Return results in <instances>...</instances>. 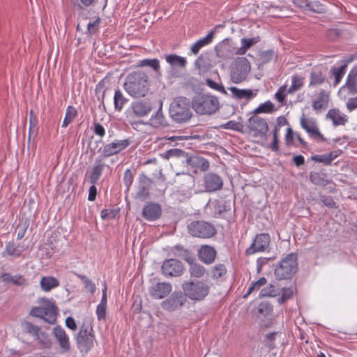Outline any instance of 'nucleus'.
I'll use <instances>...</instances> for the list:
<instances>
[{"mask_svg":"<svg viewBox=\"0 0 357 357\" xmlns=\"http://www.w3.org/2000/svg\"><path fill=\"white\" fill-rule=\"evenodd\" d=\"M129 144L130 141L128 139L116 140L108 143L100 150V155L99 156H101L102 158H105L114 155L126 149Z\"/></svg>","mask_w":357,"mask_h":357,"instance_id":"nucleus-10","label":"nucleus"},{"mask_svg":"<svg viewBox=\"0 0 357 357\" xmlns=\"http://www.w3.org/2000/svg\"><path fill=\"white\" fill-rule=\"evenodd\" d=\"M189 272L193 277L201 278L204 275L206 269L203 266L199 264L190 263Z\"/></svg>","mask_w":357,"mask_h":357,"instance_id":"nucleus-38","label":"nucleus"},{"mask_svg":"<svg viewBox=\"0 0 357 357\" xmlns=\"http://www.w3.org/2000/svg\"><path fill=\"white\" fill-rule=\"evenodd\" d=\"M123 181L125 185L129 188L132 183V175L130 169H126L124 172Z\"/></svg>","mask_w":357,"mask_h":357,"instance_id":"nucleus-62","label":"nucleus"},{"mask_svg":"<svg viewBox=\"0 0 357 357\" xmlns=\"http://www.w3.org/2000/svg\"><path fill=\"white\" fill-rule=\"evenodd\" d=\"M248 127L255 132V136H263L268 130L266 121L257 116H253L249 119Z\"/></svg>","mask_w":357,"mask_h":357,"instance_id":"nucleus-16","label":"nucleus"},{"mask_svg":"<svg viewBox=\"0 0 357 357\" xmlns=\"http://www.w3.org/2000/svg\"><path fill=\"white\" fill-rule=\"evenodd\" d=\"M347 108L349 112H351L357 108V96L351 98L347 102Z\"/></svg>","mask_w":357,"mask_h":357,"instance_id":"nucleus-64","label":"nucleus"},{"mask_svg":"<svg viewBox=\"0 0 357 357\" xmlns=\"http://www.w3.org/2000/svg\"><path fill=\"white\" fill-rule=\"evenodd\" d=\"M206 84L211 89H213L215 91L220 92L221 93H222L224 95H227V92L225 90V87L220 83H217V82L213 81L212 79H211L209 78H207L206 79Z\"/></svg>","mask_w":357,"mask_h":357,"instance_id":"nucleus-47","label":"nucleus"},{"mask_svg":"<svg viewBox=\"0 0 357 357\" xmlns=\"http://www.w3.org/2000/svg\"><path fill=\"white\" fill-rule=\"evenodd\" d=\"M107 301H100L96 307V313L99 321L105 319L106 317Z\"/></svg>","mask_w":357,"mask_h":357,"instance_id":"nucleus-48","label":"nucleus"},{"mask_svg":"<svg viewBox=\"0 0 357 357\" xmlns=\"http://www.w3.org/2000/svg\"><path fill=\"white\" fill-rule=\"evenodd\" d=\"M227 273L226 268L223 264H218L213 266L211 270V277L214 279H218L222 277Z\"/></svg>","mask_w":357,"mask_h":357,"instance_id":"nucleus-43","label":"nucleus"},{"mask_svg":"<svg viewBox=\"0 0 357 357\" xmlns=\"http://www.w3.org/2000/svg\"><path fill=\"white\" fill-rule=\"evenodd\" d=\"M169 114L172 119L178 123H184L190 120L192 112L188 98L185 97L174 98L170 104Z\"/></svg>","mask_w":357,"mask_h":357,"instance_id":"nucleus-3","label":"nucleus"},{"mask_svg":"<svg viewBox=\"0 0 357 357\" xmlns=\"http://www.w3.org/2000/svg\"><path fill=\"white\" fill-rule=\"evenodd\" d=\"M310 78V86H317L323 84L325 81V77L322 73L318 71L312 72Z\"/></svg>","mask_w":357,"mask_h":357,"instance_id":"nucleus-39","label":"nucleus"},{"mask_svg":"<svg viewBox=\"0 0 357 357\" xmlns=\"http://www.w3.org/2000/svg\"><path fill=\"white\" fill-rule=\"evenodd\" d=\"M329 100L328 94L322 90L316 100L313 102L312 107L315 110L322 109L327 107Z\"/></svg>","mask_w":357,"mask_h":357,"instance_id":"nucleus-30","label":"nucleus"},{"mask_svg":"<svg viewBox=\"0 0 357 357\" xmlns=\"http://www.w3.org/2000/svg\"><path fill=\"white\" fill-rule=\"evenodd\" d=\"M93 131L96 135L99 136L100 138H102L105 135V129L99 123H94Z\"/></svg>","mask_w":357,"mask_h":357,"instance_id":"nucleus-60","label":"nucleus"},{"mask_svg":"<svg viewBox=\"0 0 357 357\" xmlns=\"http://www.w3.org/2000/svg\"><path fill=\"white\" fill-rule=\"evenodd\" d=\"M274 105L271 101H266L259 105L254 111L255 114L270 113L273 110Z\"/></svg>","mask_w":357,"mask_h":357,"instance_id":"nucleus-45","label":"nucleus"},{"mask_svg":"<svg viewBox=\"0 0 357 357\" xmlns=\"http://www.w3.org/2000/svg\"><path fill=\"white\" fill-rule=\"evenodd\" d=\"M1 278L4 282H10L17 286H22L26 283V279L21 275H12L10 273H5L1 275Z\"/></svg>","mask_w":357,"mask_h":357,"instance_id":"nucleus-28","label":"nucleus"},{"mask_svg":"<svg viewBox=\"0 0 357 357\" xmlns=\"http://www.w3.org/2000/svg\"><path fill=\"white\" fill-rule=\"evenodd\" d=\"M43 310L44 317L43 319L50 324L53 323L55 321L56 314L55 305L50 304L47 305V306L43 307Z\"/></svg>","mask_w":357,"mask_h":357,"instance_id":"nucleus-34","label":"nucleus"},{"mask_svg":"<svg viewBox=\"0 0 357 357\" xmlns=\"http://www.w3.org/2000/svg\"><path fill=\"white\" fill-rule=\"evenodd\" d=\"M215 30H211L205 37L198 40L191 47L190 50L194 54H197L199 50L212 42Z\"/></svg>","mask_w":357,"mask_h":357,"instance_id":"nucleus-25","label":"nucleus"},{"mask_svg":"<svg viewBox=\"0 0 357 357\" xmlns=\"http://www.w3.org/2000/svg\"><path fill=\"white\" fill-rule=\"evenodd\" d=\"M280 293V289L277 288L273 284H270L269 286L261 289L259 294L260 297H266L271 296L275 297L277 295H279Z\"/></svg>","mask_w":357,"mask_h":357,"instance_id":"nucleus-40","label":"nucleus"},{"mask_svg":"<svg viewBox=\"0 0 357 357\" xmlns=\"http://www.w3.org/2000/svg\"><path fill=\"white\" fill-rule=\"evenodd\" d=\"M217 252L215 250L209 245H202L198 250L199 259L206 264L213 263L215 259Z\"/></svg>","mask_w":357,"mask_h":357,"instance_id":"nucleus-19","label":"nucleus"},{"mask_svg":"<svg viewBox=\"0 0 357 357\" xmlns=\"http://www.w3.org/2000/svg\"><path fill=\"white\" fill-rule=\"evenodd\" d=\"M6 251L8 255L17 257L20 256L22 250L19 245L9 242L6 245Z\"/></svg>","mask_w":357,"mask_h":357,"instance_id":"nucleus-41","label":"nucleus"},{"mask_svg":"<svg viewBox=\"0 0 357 357\" xmlns=\"http://www.w3.org/2000/svg\"><path fill=\"white\" fill-rule=\"evenodd\" d=\"M225 129H230L233 130L239 131L242 129L243 125L235 121H229L226 123L222 126Z\"/></svg>","mask_w":357,"mask_h":357,"instance_id":"nucleus-57","label":"nucleus"},{"mask_svg":"<svg viewBox=\"0 0 357 357\" xmlns=\"http://www.w3.org/2000/svg\"><path fill=\"white\" fill-rule=\"evenodd\" d=\"M25 330L26 332L31 335L34 339H36L42 331L38 326L29 322L25 324Z\"/></svg>","mask_w":357,"mask_h":357,"instance_id":"nucleus-49","label":"nucleus"},{"mask_svg":"<svg viewBox=\"0 0 357 357\" xmlns=\"http://www.w3.org/2000/svg\"><path fill=\"white\" fill-rule=\"evenodd\" d=\"M165 58L167 63H168L172 68L177 67L185 68L186 66L187 61L183 56L171 54L165 55Z\"/></svg>","mask_w":357,"mask_h":357,"instance_id":"nucleus-27","label":"nucleus"},{"mask_svg":"<svg viewBox=\"0 0 357 357\" xmlns=\"http://www.w3.org/2000/svg\"><path fill=\"white\" fill-rule=\"evenodd\" d=\"M123 87L126 93L134 98L145 97L149 91L148 77L144 73H132L126 77Z\"/></svg>","mask_w":357,"mask_h":357,"instance_id":"nucleus-1","label":"nucleus"},{"mask_svg":"<svg viewBox=\"0 0 357 357\" xmlns=\"http://www.w3.org/2000/svg\"><path fill=\"white\" fill-rule=\"evenodd\" d=\"M149 124L155 128L165 126V119L162 112L161 106L158 109V110L154 114H153L149 119Z\"/></svg>","mask_w":357,"mask_h":357,"instance_id":"nucleus-32","label":"nucleus"},{"mask_svg":"<svg viewBox=\"0 0 357 357\" xmlns=\"http://www.w3.org/2000/svg\"><path fill=\"white\" fill-rule=\"evenodd\" d=\"M94 336L92 334V328L83 326L78 333L77 343L82 351L87 352L93 346Z\"/></svg>","mask_w":357,"mask_h":357,"instance_id":"nucleus-9","label":"nucleus"},{"mask_svg":"<svg viewBox=\"0 0 357 357\" xmlns=\"http://www.w3.org/2000/svg\"><path fill=\"white\" fill-rule=\"evenodd\" d=\"M192 107L198 114L211 115L218 110L220 102L215 96L208 93L199 94L193 98Z\"/></svg>","mask_w":357,"mask_h":357,"instance_id":"nucleus-2","label":"nucleus"},{"mask_svg":"<svg viewBox=\"0 0 357 357\" xmlns=\"http://www.w3.org/2000/svg\"><path fill=\"white\" fill-rule=\"evenodd\" d=\"M231 93V96L236 100H250L257 96V92L253 91L252 89H241L236 86H231L228 88Z\"/></svg>","mask_w":357,"mask_h":357,"instance_id":"nucleus-21","label":"nucleus"},{"mask_svg":"<svg viewBox=\"0 0 357 357\" xmlns=\"http://www.w3.org/2000/svg\"><path fill=\"white\" fill-rule=\"evenodd\" d=\"M172 290L170 283L165 282H152L149 287V293L154 299H162Z\"/></svg>","mask_w":357,"mask_h":357,"instance_id":"nucleus-12","label":"nucleus"},{"mask_svg":"<svg viewBox=\"0 0 357 357\" xmlns=\"http://www.w3.org/2000/svg\"><path fill=\"white\" fill-rule=\"evenodd\" d=\"M188 163L192 166L200 168L202 170H206L209 167L208 160L200 157H190L188 159Z\"/></svg>","mask_w":357,"mask_h":357,"instance_id":"nucleus-36","label":"nucleus"},{"mask_svg":"<svg viewBox=\"0 0 357 357\" xmlns=\"http://www.w3.org/2000/svg\"><path fill=\"white\" fill-rule=\"evenodd\" d=\"M102 158L101 156H99L96 160L95 165L91 168L90 172V183L91 184H96L98 180L100 179L102 171L105 165L102 162Z\"/></svg>","mask_w":357,"mask_h":357,"instance_id":"nucleus-22","label":"nucleus"},{"mask_svg":"<svg viewBox=\"0 0 357 357\" xmlns=\"http://www.w3.org/2000/svg\"><path fill=\"white\" fill-rule=\"evenodd\" d=\"M305 6L309 10L317 13H323L326 11L324 5L321 3L319 1L306 2Z\"/></svg>","mask_w":357,"mask_h":357,"instance_id":"nucleus-42","label":"nucleus"},{"mask_svg":"<svg viewBox=\"0 0 357 357\" xmlns=\"http://www.w3.org/2000/svg\"><path fill=\"white\" fill-rule=\"evenodd\" d=\"M139 67H149L151 68L156 74L160 73V61L158 59H145L140 60L138 63Z\"/></svg>","mask_w":357,"mask_h":357,"instance_id":"nucleus-31","label":"nucleus"},{"mask_svg":"<svg viewBox=\"0 0 357 357\" xmlns=\"http://www.w3.org/2000/svg\"><path fill=\"white\" fill-rule=\"evenodd\" d=\"M77 115V109L73 106H68L66 111L65 118L62 123V127H67L72 123Z\"/></svg>","mask_w":357,"mask_h":357,"instance_id":"nucleus-35","label":"nucleus"},{"mask_svg":"<svg viewBox=\"0 0 357 357\" xmlns=\"http://www.w3.org/2000/svg\"><path fill=\"white\" fill-rule=\"evenodd\" d=\"M183 294L192 301L203 300L209 292L208 285L203 281H186L182 284Z\"/></svg>","mask_w":357,"mask_h":357,"instance_id":"nucleus-4","label":"nucleus"},{"mask_svg":"<svg viewBox=\"0 0 357 357\" xmlns=\"http://www.w3.org/2000/svg\"><path fill=\"white\" fill-rule=\"evenodd\" d=\"M273 312V307L268 303L262 302L258 306V312L264 316H268Z\"/></svg>","mask_w":357,"mask_h":357,"instance_id":"nucleus-52","label":"nucleus"},{"mask_svg":"<svg viewBox=\"0 0 357 357\" xmlns=\"http://www.w3.org/2000/svg\"><path fill=\"white\" fill-rule=\"evenodd\" d=\"M340 150L333 151L326 154L314 155L312 156V160L317 162H320L326 165H329L331 164L333 160H334L340 155Z\"/></svg>","mask_w":357,"mask_h":357,"instance_id":"nucleus-24","label":"nucleus"},{"mask_svg":"<svg viewBox=\"0 0 357 357\" xmlns=\"http://www.w3.org/2000/svg\"><path fill=\"white\" fill-rule=\"evenodd\" d=\"M43 307H34L31 309L30 314L35 317L42 318L44 317Z\"/></svg>","mask_w":357,"mask_h":357,"instance_id":"nucleus-61","label":"nucleus"},{"mask_svg":"<svg viewBox=\"0 0 357 357\" xmlns=\"http://www.w3.org/2000/svg\"><path fill=\"white\" fill-rule=\"evenodd\" d=\"M250 70V64L245 57H239L231 72V80L236 84L243 82Z\"/></svg>","mask_w":357,"mask_h":357,"instance_id":"nucleus-8","label":"nucleus"},{"mask_svg":"<svg viewBox=\"0 0 357 357\" xmlns=\"http://www.w3.org/2000/svg\"><path fill=\"white\" fill-rule=\"evenodd\" d=\"M172 253L177 257H183L187 252V250L181 245H176L172 248Z\"/></svg>","mask_w":357,"mask_h":357,"instance_id":"nucleus-63","label":"nucleus"},{"mask_svg":"<svg viewBox=\"0 0 357 357\" xmlns=\"http://www.w3.org/2000/svg\"><path fill=\"white\" fill-rule=\"evenodd\" d=\"M347 65L344 64L339 68H333L331 71L335 77V84H337L341 81L346 71Z\"/></svg>","mask_w":357,"mask_h":357,"instance_id":"nucleus-44","label":"nucleus"},{"mask_svg":"<svg viewBox=\"0 0 357 357\" xmlns=\"http://www.w3.org/2000/svg\"><path fill=\"white\" fill-rule=\"evenodd\" d=\"M260 41V38L259 36L245 38H243L241 40V45H243L247 50L250 48L252 45L257 44Z\"/></svg>","mask_w":357,"mask_h":357,"instance_id":"nucleus-53","label":"nucleus"},{"mask_svg":"<svg viewBox=\"0 0 357 357\" xmlns=\"http://www.w3.org/2000/svg\"><path fill=\"white\" fill-rule=\"evenodd\" d=\"M327 118L332 121L335 126H343L347 121V116L346 114L337 109H330L326 115Z\"/></svg>","mask_w":357,"mask_h":357,"instance_id":"nucleus-23","label":"nucleus"},{"mask_svg":"<svg viewBox=\"0 0 357 357\" xmlns=\"http://www.w3.org/2000/svg\"><path fill=\"white\" fill-rule=\"evenodd\" d=\"M101 22V19L99 17H96L91 21L87 25V33L93 35L98 31Z\"/></svg>","mask_w":357,"mask_h":357,"instance_id":"nucleus-46","label":"nucleus"},{"mask_svg":"<svg viewBox=\"0 0 357 357\" xmlns=\"http://www.w3.org/2000/svg\"><path fill=\"white\" fill-rule=\"evenodd\" d=\"M127 100V98L119 89L115 91L114 96V105L116 111H121Z\"/></svg>","mask_w":357,"mask_h":357,"instance_id":"nucleus-33","label":"nucleus"},{"mask_svg":"<svg viewBox=\"0 0 357 357\" xmlns=\"http://www.w3.org/2000/svg\"><path fill=\"white\" fill-rule=\"evenodd\" d=\"M186 302V298L181 292H174L172 296L163 301L161 306L164 310L174 311L181 307Z\"/></svg>","mask_w":357,"mask_h":357,"instance_id":"nucleus-14","label":"nucleus"},{"mask_svg":"<svg viewBox=\"0 0 357 357\" xmlns=\"http://www.w3.org/2000/svg\"><path fill=\"white\" fill-rule=\"evenodd\" d=\"M81 278L84 283L86 289L90 293L93 294L96 289L95 284L86 276H81Z\"/></svg>","mask_w":357,"mask_h":357,"instance_id":"nucleus-58","label":"nucleus"},{"mask_svg":"<svg viewBox=\"0 0 357 357\" xmlns=\"http://www.w3.org/2000/svg\"><path fill=\"white\" fill-rule=\"evenodd\" d=\"M286 86H282L279 88L275 94V99L280 102L283 103L285 99Z\"/></svg>","mask_w":357,"mask_h":357,"instance_id":"nucleus-59","label":"nucleus"},{"mask_svg":"<svg viewBox=\"0 0 357 357\" xmlns=\"http://www.w3.org/2000/svg\"><path fill=\"white\" fill-rule=\"evenodd\" d=\"M294 294L293 288H284L282 290V296L278 298V302L283 303L284 301L290 298Z\"/></svg>","mask_w":357,"mask_h":357,"instance_id":"nucleus-55","label":"nucleus"},{"mask_svg":"<svg viewBox=\"0 0 357 357\" xmlns=\"http://www.w3.org/2000/svg\"><path fill=\"white\" fill-rule=\"evenodd\" d=\"M40 286L43 291H50L59 286V281L53 276H43L40 281Z\"/></svg>","mask_w":357,"mask_h":357,"instance_id":"nucleus-26","label":"nucleus"},{"mask_svg":"<svg viewBox=\"0 0 357 357\" xmlns=\"http://www.w3.org/2000/svg\"><path fill=\"white\" fill-rule=\"evenodd\" d=\"M53 334L63 351H68L70 349V344L65 330L59 326H55L53 328Z\"/></svg>","mask_w":357,"mask_h":357,"instance_id":"nucleus-18","label":"nucleus"},{"mask_svg":"<svg viewBox=\"0 0 357 357\" xmlns=\"http://www.w3.org/2000/svg\"><path fill=\"white\" fill-rule=\"evenodd\" d=\"M203 185L206 192H213L222 188L223 181L221 177L214 173H207L203 177Z\"/></svg>","mask_w":357,"mask_h":357,"instance_id":"nucleus-13","label":"nucleus"},{"mask_svg":"<svg viewBox=\"0 0 357 357\" xmlns=\"http://www.w3.org/2000/svg\"><path fill=\"white\" fill-rule=\"evenodd\" d=\"M346 85L350 92L353 93H357V78L350 77L349 74L347 76Z\"/></svg>","mask_w":357,"mask_h":357,"instance_id":"nucleus-56","label":"nucleus"},{"mask_svg":"<svg viewBox=\"0 0 357 357\" xmlns=\"http://www.w3.org/2000/svg\"><path fill=\"white\" fill-rule=\"evenodd\" d=\"M215 51L217 56L223 59H230L234 55L231 46L227 43L218 45L215 47Z\"/></svg>","mask_w":357,"mask_h":357,"instance_id":"nucleus-29","label":"nucleus"},{"mask_svg":"<svg viewBox=\"0 0 357 357\" xmlns=\"http://www.w3.org/2000/svg\"><path fill=\"white\" fill-rule=\"evenodd\" d=\"M297 268V256L291 253L281 260L275 270V275L278 280L291 278L296 273Z\"/></svg>","mask_w":357,"mask_h":357,"instance_id":"nucleus-5","label":"nucleus"},{"mask_svg":"<svg viewBox=\"0 0 357 357\" xmlns=\"http://www.w3.org/2000/svg\"><path fill=\"white\" fill-rule=\"evenodd\" d=\"M153 107L150 100H141L134 101L130 104L126 111L127 121L133 126L135 118H141L147 116L152 110Z\"/></svg>","mask_w":357,"mask_h":357,"instance_id":"nucleus-6","label":"nucleus"},{"mask_svg":"<svg viewBox=\"0 0 357 357\" xmlns=\"http://www.w3.org/2000/svg\"><path fill=\"white\" fill-rule=\"evenodd\" d=\"M162 271L165 275L177 277L183 273V266L182 263L177 259H167L162 265Z\"/></svg>","mask_w":357,"mask_h":357,"instance_id":"nucleus-15","label":"nucleus"},{"mask_svg":"<svg viewBox=\"0 0 357 357\" xmlns=\"http://www.w3.org/2000/svg\"><path fill=\"white\" fill-rule=\"evenodd\" d=\"M189 234L195 237L209 238L216 233L213 225L205 221H193L188 225Z\"/></svg>","mask_w":357,"mask_h":357,"instance_id":"nucleus-7","label":"nucleus"},{"mask_svg":"<svg viewBox=\"0 0 357 357\" xmlns=\"http://www.w3.org/2000/svg\"><path fill=\"white\" fill-rule=\"evenodd\" d=\"M38 341V342L45 348H48L51 345V340L47 333L43 331H41L38 336L35 339Z\"/></svg>","mask_w":357,"mask_h":357,"instance_id":"nucleus-51","label":"nucleus"},{"mask_svg":"<svg viewBox=\"0 0 357 357\" xmlns=\"http://www.w3.org/2000/svg\"><path fill=\"white\" fill-rule=\"evenodd\" d=\"M301 125L310 136L314 139H324L323 135L319 131L316 122L312 119H306L304 115L301 118Z\"/></svg>","mask_w":357,"mask_h":357,"instance_id":"nucleus-17","label":"nucleus"},{"mask_svg":"<svg viewBox=\"0 0 357 357\" xmlns=\"http://www.w3.org/2000/svg\"><path fill=\"white\" fill-rule=\"evenodd\" d=\"M310 179L315 185H324L325 182L323 175L319 172H311Z\"/></svg>","mask_w":357,"mask_h":357,"instance_id":"nucleus-54","label":"nucleus"},{"mask_svg":"<svg viewBox=\"0 0 357 357\" xmlns=\"http://www.w3.org/2000/svg\"><path fill=\"white\" fill-rule=\"evenodd\" d=\"M271 238L268 234H257L252 245L247 249V253L252 255L257 252H265L268 250L270 245Z\"/></svg>","mask_w":357,"mask_h":357,"instance_id":"nucleus-11","label":"nucleus"},{"mask_svg":"<svg viewBox=\"0 0 357 357\" xmlns=\"http://www.w3.org/2000/svg\"><path fill=\"white\" fill-rule=\"evenodd\" d=\"M160 215L161 207L158 204L149 203L144 207L142 211L143 217L149 221L158 219Z\"/></svg>","mask_w":357,"mask_h":357,"instance_id":"nucleus-20","label":"nucleus"},{"mask_svg":"<svg viewBox=\"0 0 357 357\" xmlns=\"http://www.w3.org/2000/svg\"><path fill=\"white\" fill-rule=\"evenodd\" d=\"M266 283V280L265 278H261L257 281L252 283L251 286L249 287L248 293L244 296V297H247L249 294H250L254 291L259 290L262 286H264Z\"/></svg>","mask_w":357,"mask_h":357,"instance_id":"nucleus-50","label":"nucleus"},{"mask_svg":"<svg viewBox=\"0 0 357 357\" xmlns=\"http://www.w3.org/2000/svg\"><path fill=\"white\" fill-rule=\"evenodd\" d=\"M303 86V77L297 75L291 76V84L288 89L289 93H294L295 91L300 90Z\"/></svg>","mask_w":357,"mask_h":357,"instance_id":"nucleus-37","label":"nucleus"}]
</instances>
